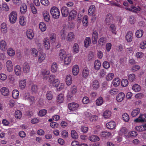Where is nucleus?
<instances>
[{"mask_svg": "<svg viewBox=\"0 0 146 146\" xmlns=\"http://www.w3.org/2000/svg\"><path fill=\"white\" fill-rule=\"evenodd\" d=\"M60 58L63 60L64 64L68 65L71 60V55L70 54H66L65 51L63 49L60 50L59 53Z\"/></svg>", "mask_w": 146, "mask_h": 146, "instance_id": "obj_1", "label": "nucleus"}, {"mask_svg": "<svg viewBox=\"0 0 146 146\" xmlns=\"http://www.w3.org/2000/svg\"><path fill=\"white\" fill-rule=\"evenodd\" d=\"M50 13L52 17L54 19H58L60 15V11L58 9L56 6H53L51 8Z\"/></svg>", "mask_w": 146, "mask_h": 146, "instance_id": "obj_2", "label": "nucleus"}, {"mask_svg": "<svg viewBox=\"0 0 146 146\" xmlns=\"http://www.w3.org/2000/svg\"><path fill=\"white\" fill-rule=\"evenodd\" d=\"M76 87L75 85H73L71 88L70 91L69 92L67 95L68 100H70L76 94L77 92Z\"/></svg>", "mask_w": 146, "mask_h": 146, "instance_id": "obj_3", "label": "nucleus"}, {"mask_svg": "<svg viewBox=\"0 0 146 146\" xmlns=\"http://www.w3.org/2000/svg\"><path fill=\"white\" fill-rule=\"evenodd\" d=\"M17 14L15 11H13L9 14V19L10 22L12 23H14L16 21L17 18Z\"/></svg>", "mask_w": 146, "mask_h": 146, "instance_id": "obj_4", "label": "nucleus"}, {"mask_svg": "<svg viewBox=\"0 0 146 146\" xmlns=\"http://www.w3.org/2000/svg\"><path fill=\"white\" fill-rule=\"evenodd\" d=\"M23 98L25 100L29 101L31 104L33 103L35 100V98L34 96H30L29 92H26L24 94Z\"/></svg>", "mask_w": 146, "mask_h": 146, "instance_id": "obj_5", "label": "nucleus"}, {"mask_svg": "<svg viewBox=\"0 0 146 146\" xmlns=\"http://www.w3.org/2000/svg\"><path fill=\"white\" fill-rule=\"evenodd\" d=\"M68 106L69 110L73 111L77 109L79 107V105L76 103L72 102L69 104Z\"/></svg>", "mask_w": 146, "mask_h": 146, "instance_id": "obj_6", "label": "nucleus"}, {"mask_svg": "<svg viewBox=\"0 0 146 146\" xmlns=\"http://www.w3.org/2000/svg\"><path fill=\"white\" fill-rule=\"evenodd\" d=\"M43 44L45 49L48 50L49 49L50 44L49 39L48 37H46L44 39L43 41Z\"/></svg>", "mask_w": 146, "mask_h": 146, "instance_id": "obj_7", "label": "nucleus"}, {"mask_svg": "<svg viewBox=\"0 0 146 146\" xmlns=\"http://www.w3.org/2000/svg\"><path fill=\"white\" fill-rule=\"evenodd\" d=\"M7 48V46L6 41L4 40H2L0 41V48L3 51H5Z\"/></svg>", "mask_w": 146, "mask_h": 146, "instance_id": "obj_8", "label": "nucleus"}, {"mask_svg": "<svg viewBox=\"0 0 146 146\" xmlns=\"http://www.w3.org/2000/svg\"><path fill=\"white\" fill-rule=\"evenodd\" d=\"M46 54L45 53L42 52L39 53L38 57V63H41L45 60Z\"/></svg>", "mask_w": 146, "mask_h": 146, "instance_id": "obj_9", "label": "nucleus"}, {"mask_svg": "<svg viewBox=\"0 0 146 146\" xmlns=\"http://www.w3.org/2000/svg\"><path fill=\"white\" fill-rule=\"evenodd\" d=\"M6 66L8 72H11L13 69V66L11 61L10 60H7L6 63Z\"/></svg>", "mask_w": 146, "mask_h": 146, "instance_id": "obj_10", "label": "nucleus"}, {"mask_svg": "<svg viewBox=\"0 0 146 146\" xmlns=\"http://www.w3.org/2000/svg\"><path fill=\"white\" fill-rule=\"evenodd\" d=\"M146 118V114H140L138 118L134 120V121L136 122H142L144 121Z\"/></svg>", "mask_w": 146, "mask_h": 146, "instance_id": "obj_11", "label": "nucleus"}, {"mask_svg": "<svg viewBox=\"0 0 146 146\" xmlns=\"http://www.w3.org/2000/svg\"><path fill=\"white\" fill-rule=\"evenodd\" d=\"M133 33L131 31H129L127 33L125 38L127 41L128 42H131L133 40Z\"/></svg>", "mask_w": 146, "mask_h": 146, "instance_id": "obj_12", "label": "nucleus"}, {"mask_svg": "<svg viewBox=\"0 0 146 146\" xmlns=\"http://www.w3.org/2000/svg\"><path fill=\"white\" fill-rule=\"evenodd\" d=\"M0 92L1 94L5 96H8L9 94V90L5 87H3L0 90Z\"/></svg>", "mask_w": 146, "mask_h": 146, "instance_id": "obj_13", "label": "nucleus"}, {"mask_svg": "<svg viewBox=\"0 0 146 146\" xmlns=\"http://www.w3.org/2000/svg\"><path fill=\"white\" fill-rule=\"evenodd\" d=\"M0 28L2 33L5 34L7 32V27L6 23H2L1 25Z\"/></svg>", "mask_w": 146, "mask_h": 146, "instance_id": "obj_14", "label": "nucleus"}, {"mask_svg": "<svg viewBox=\"0 0 146 146\" xmlns=\"http://www.w3.org/2000/svg\"><path fill=\"white\" fill-rule=\"evenodd\" d=\"M98 38V33L96 31L93 32L92 34V41L94 44H96L97 42Z\"/></svg>", "mask_w": 146, "mask_h": 146, "instance_id": "obj_15", "label": "nucleus"}, {"mask_svg": "<svg viewBox=\"0 0 146 146\" xmlns=\"http://www.w3.org/2000/svg\"><path fill=\"white\" fill-rule=\"evenodd\" d=\"M26 35L27 38L30 40L32 39L34 36L33 30L31 29H28L27 31Z\"/></svg>", "mask_w": 146, "mask_h": 146, "instance_id": "obj_16", "label": "nucleus"}, {"mask_svg": "<svg viewBox=\"0 0 146 146\" xmlns=\"http://www.w3.org/2000/svg\"><path fill=\"white\" fill-rule=\"evenodd\" d=\"M75 37L74 33L73 32H70L68 34L66 39L69 42H72L74 40Z\"/></svg>", "mask_w": 146, "mask_h": 146, "instance_id": "obj_17", "label": "nucleus"}, {"mask_svg": "<svg viewBox=\"0 0 146 146\" xmlns=\"http://www.w3.org/2000/svg\"><path fill=\"white\" fill-rule=\"evenodd\" d=\"M42 15L45 21L48 22L50 20V16L49 13L46 11H44L42 12Z\"/></svg>", "mask_w": 146, "mask_h": 146, "instance_id": "obj_18", "label": "nucleus"}, {"mask_svg": "<svg viewBox=\"0 0 146 146\" xmlns=\"http://www.w3.org/2000/svg\"><path fill=\"white\" fill-rule=\"evenodd\" d=\"M64 95L63 94L60 93L58 95L56 98V102L58 104L62 103L64 100Z\"/></svg>", "mask_w": 146, "mask_h": 146, "instance_id": "obj_19", "label": "nucleus"}, {"mask_svg": "<svg viewBox=\"0 0 146 146\" xmlns=\"http://www.w3.org/2000/svg\"><path fill=\"white\" fill-rule=\"evenodd\" d=\"M61 12L62 16L64 17H67L69 13L68 9L65 7H63L62 8Z\"/></svg>", "mask_w": 146, "mask_h": 146, "instance_id": "obj_20", "label": "nucleus"}, {"mask_svg": "<svg viewBox=\"0 0 146 146\" xmlns=\"http://www.w3.org/2000/svg\"><path fill=\"white\" fill-rule=\"evenodd\" d=\"M27 22L26 18L24 16H21L19 18V23L20 25L24 26L26 25Z\"/></svg>", "mask_w": 146, "mask_h": 146, "instance_id": "obj_21", "label": "nucleus"}, {"mask_svg": "<svg viewBox=\"0 0 146 146\" xmlns=\"http://www.w3.org/2000/svg\"><path fill=\"white\" fill-rule=\"evenodd\" d=\"M125 96V94L123 92L119 93L116 97V100L118 102H121L124 99Z\"/></svg>", "mask_w": 146, "mask_h": 146, "instance_id": "obj_22", "label": "nucleus"}, {"mask_svg": "<svg viewBox=\"0 0 146 146\" xmlns=\"http://www.w3.org/2000/svg\"><path fill=\"white\" fill-rule=\"evenodd\" d=\"M140 110L139 108H136L133 109L131 113V115L133 117L136 116L140 112Z\"/></svg>", "mask_w": 146, "mask_h": 146, "instance_id": "obj_23", "label": "nucleus"}, {"mask_svg": "<svg viewBox=\"0 0 146 146\" xmlns=\"http://www.w3.org/2000/svg\"><path fill=\"white\" fill-rule=\"evenodd\" d=\"M65 81L66 85L68 86L71 85L72 81V76L70 74L67 75L66 77Z\"/></svg>", "mask_w": 146, "mask_h": 146, "instance_id": "obj_24", "label": "nucleus"}, {"mask_svg": "<svg viewBox=\"0 0 146 146\" xmlns=\"http://www.w3.org/2000/svg\"><path fill=\"white\" fill-rule=\"evenodd\" d=\"M76 12L75 10H73L70 13L69 19L70 20L74 19L76 17Z\"/></svg>", "mask_w": 146, "mask_h": 146, "instance_id": "obj_25", "label": "nucleus"}, {"mask_svg": "<svg viewBox=\"0 0 146 146\" xmlns=\"http://www.w3.org/2000/svg\"><path fill=\"white\" fill-rule=\"evenodd\" d=\"M115 126V124L113 121H110L106 124V126L108 129H113Z\"/></svg>", "mask_w": 146, "mask_h": 146, "instance_id": "obj_26", "label": "nucleus"}, {"mask_svg": "<svg viewBox=\"0 0 146 146\" xmlns=\"http://www.w3.org/2000/svg\"><path fill=\"white\" fill-rule=\"evenodd\" d=\"M88 139L91 141L96 142L100 140L98 136L96 135H92L89 137Z\"/></svg>", "mask_w": 146, "mask_h": 146, "instance_id": "obj_27", "label": "nucleus"}, {"mask_svg": "<svg viewBox=\"0 0 146 146\" xmlns=\"http://www.w3.org/2000/svg\"><path fill=\"white\" fill-rule=\"evenodd\" d=\"M137 135V133L135 131H132L129 132L127 137L128 138H133L135 137Z\"/></svg>", "mask_w": 146, "mask_h": 146, "instance_id": "obj_28", "label": "nucleus"}, {"mask_svg": "<svg viewBox=\"0 0 146 146\" xmlns=\"http://www.w3.org/2000/svg\"><path fill=\"white\" fill-rule=\"evenodd\" d=\"M135 129L139 131H142L146 130V124L138 126L135 127Z\"/></svg>", "mask_w": 146, "mask_h": 146, "instance_id": "obj_29", "label": "nucleus"}, {"mask_svg": "<svg viewBox=\"0 0 146 146\" xmlns=\"http://www.w3.org/2000/svg\"><path fill=\"white\" fill-rule=\"evenodd\" d=\"M30 67L29 64L27 63L24 64L23 70L25 73H28L29 72Z\"/></svg>", "mask_w": 146, "mask_h": 146, "instance_id": "obj_30", "label": "nucleus"}, {"mask_svg": "<svg viewBox=\"0 0 146 146\" xmlns=\"http://www.w3.org/2000/svg\"><path fill=\"white\" fill-rule=\"evenodd\" d=\"M101 64L100 61L98 60H96L94 63V67L95 69L97 70H99L100 68Z\"/></svg>", "mask_w": 146, "mask_h": 146, "instance_id": "obj_31", "label": "nucleus"}, {"mask_svg": "<svg viewBox=\"0 0 146 146\" xmlns=\"http://www.w3.org/2000/svg\"><path fill=\"white\" fill-rule=\"evenodd\" d=\"M27 10V8L26 5L23 3L22 4L20 8V11L22 14H25Z\"/></svg>", "mask_w": 146, "mask_h": 146, "instance_id": "obj_32", "label": "nucleus"}, {"mask_svg": "<svg viewBox=\"0 0 146 146\" xmlns=\"http://www.w3.org/2000/svg\"><path fill=\"white\" fill-rule=\"evenodd\" d=\"M59 83L60 81L58 79H55L50 82V84L51 85L56 88L58 87Z\"/></svg>", "mask_w": 146, "mask_h": 146, "instance_id": "obj_33", "label": "nucleus"}, {"mask_svg": "<svg viewBox=\"0 0 146 146\" xmlns=\"http://www.w3.org/2000/svg\"><path fill=\"white\" fill-rule=\"evenodd\" d=\"M91 43V40L89 37H87L85 38L84 41V45L85 47L87 48L90 45Z\"/></svg>", "mask_w": 146, "mask_h": 146, "instance_id": "obj_34", "label": "nucleus"}, {"mask_svg": "<svg viewBox=\"0 0 146 146\" xmlns=\"http://www.w3.org/2000/svg\"><path fill=\"white\" fill-rule=\"evenodd\" d=\"M95 7L94 5H92L90 6L88 10V14L89 15H93L95 11Z\"/></svg>", "mask_w": 146, "mask_h": 146, "instance_id": "obj_35", "label": "nucleus"}, {"mask_svg": "<svg viewBox=\"0 0 146 146\" xmlns=\"http://www.w3.org/2000/svg\"><path fill=\"white\" fill-rule=\"evenodd\" d=\"M143 33V31L142 30H138L135 33V36L137 38H139L142 36Z\"/></svg>", "mask_w": 146, "mask_h": 146, "instance_id": "obj_36", "label": "nucleus"}, {"mask_svg": "<svg viewBox=\"0 0 146 146\" xmlns=\"http://www.w3.org/2000/svg\"><path fill=\"white\" fill-rule=\"evenodd\" d=\"M31 52L32 55L34 57H36L38 55V51L35 48H32L31 49Z\"/></svg>", "mask_w": 146, "mask_h": 146, "instance_id": "obj_37", "label": "nucleus"}, {"mask_svg": "<svg viewBox=\"0 0 146 146\" xmlns=\"http://www.w3.org/2000/svg\"><path fill=\"white\" fill-rule=\"evenodd\" d=\"M79 50V48L78 44L76 43H74L72 48L73 52L76 53H77L78 52Z\"/></svg>", "mask_w": 146, "mask_h": 146, "instance_id": "obj_38", "label": "nucleus"}, {"mask_svg": "<svg viewBox=\"0 0 146 146\" xmlns=\"http://www.w3.org/2000/svg\"><path fill=\"white\" fill-rule=\"evenodd\" d=\"M92 86L94 89H96L98 88L100 86L98 82L96 80L93 81L92 83Z\"/></svg>", "mask_w": 146, "mask_h": 146, "instance_id": "obj_39", "label": "nucleus"}, {"mask_svg": "<svg viewBox=\"0 0 146 146\" xmlns=\"http://www.w3.org/2000/svg\"><path fill=\"white\" fill-rule=\"evenodd\" d=\"M39 27L40 30L42 32L45 31L46 29L45 24L42 22H40L39 24Z\"/></svg>", "mask_w": 146, "mask_h": 146, "instance_id": "obj_40", "label": "nucleus"}, {"mask_svg": "<svg viewBox=\"0 0 146 146\" xmlns=\"http://www.w3.org/2000/svg\"><path fill=\"white\" fill-rule=\"evenodd\" d=\"M104 100L103 98L100 97L98 98L96 101V103L97 105L100 106L103 103Z\"/></svg>", "mask_w": 146, "mask_h": 146, "instance_id": "obj_41", "label": "nucleus"}, {"mask_svg": "<svg viewBox=\"0 0 146 146\" xmlns=\"http://www.w3.org/2000/svg\"><path fill=\"white\" fill-rule=\"evenodd\" d=\"M127 132L126 128L124 127H122L120 129L119 132V134L120 135H122L125 134Z\"/></svg>", "mask_w": 146, "mask_h": 146, "instance_id": "obj_42", "label": "nucleus"}, {"mask_svg": "<svg viewBox=\"0 0 146 146\" xmlns=\"http://www.w3.org/2000/svg\"><path fill=\"white\" fill-rule=\"evenodd\" d=\"M57 65L55 62L52 63L51 67V71L52 72L54 73L57 72Z\"/></svg>", "mask_w": 146, "mask_h": 146, "instance_id": "obj_43", "label": "nucleus"}, {"mask_svg": "<svg viewBox=\"0 0 146 146\" xmlns=\"http://www.w3.org/2000/svg\"><path fill=\"white\" fill-rule=\"evenodd\" d=\"M19 92L17 90H14L12 92V96L13 98L15 99L17 98L19 96Z\"/></svg>", "mask_w": 146, "mask_h": 146, "instance_id": "obj_44", "label": "nucleus"}, {"mask_svg": "<svg viewBox=\"0 0 146 146\" xmlns=\"http://www.w3.org/2000/svg\"><path fill=\"white\" fill-rule=\"evenodd\" d=\"M88 17L86 15L84 16L83 19V25L84 26H87L88 25Z\"/></svg>", "mask_w": 146, "mask_h": 146, "instance_id": "obj_45", "label": "nucleus"}, {"mask_svg": "<svg viewBox=\"0 0 146 146\" xmlns=\"http://www.w3.org/2000/svg\"><path fill=\"white\" fill-rule=\"evenodd\" d=\"M109 30L111 31L113 34L115 35L116 33V27L114 24L111 25L109 27Z\"/></svg>", "mask_w": 146, "mask_h": 146, "instance_id": "obj_46", "label": "nucleus"}, {"mask_svg": "<svg viewBox=\"0 0 146 146\" xmlns=\"http://www.w3.org/2000/svg\"><path fill=\"white\" fill-rule=\"evenodd\" d=\"M106 42V40L105 38L104 37H101L98 40V44L100 46H102Z\"/></svg>", "mask_w": 146, "mask_h": 146, "instance_id": "obj_47", "label": "nucleus"}, {"mask_svg": "<svg viewBox=\"0 0 146 146\" xmlns=\"http://www.w3.org/2000/svg\"><path fill=\"white\" fill-rule=\"evenodd\" d=\"M113 17L112 16V15L110 14H108L107 15L106 17V22L107 23H108L111 21Z\"/></svg>", "mask_w": 146, "mask_h": 146, "instance_id": "obj_48", "label": "nucleus"}, {"mask_svg": "<svg viewBox=\"0 0 146 146\" xmlns=\"http://www.w3.org/2000/svg\"><path fill=\"white\" fill-rule=\"evenodd\" d=\"M7 54L11 56H14L15 54V52L13 49L11 48H9L7 50Z\"/></svg>", "mask_w": 146, "mask_h": 146, "instance_id": "obj_49", "label": "nucleus"}, {"mask_svg": "<svg viewBox=\"0 0 146 146\" xmlns=\"http://www.w3.org/2000/svg\"><path fill=\"white\" fill-rule=\"evenodd\" d=\"M111 133L108 132L104 131L101 133L100 135L104 137H108L111 136Z\"/></svg>", "mask_w": 146, "mask_h": 146, "instance_id": "obj_50", "label": "nucleus"}, {"mask_svg": "<svg viewBox=\"0 0 146 146\" xmlns=\"http://www.w3.org/2000/svg\"><path fill=\"white\" fill-rule=\"evenodd\" d=\"M71 136L74 139H76L78 138V135L77 132L74 130L71 131Z\"/></svg>", "mask_w": 146, "mask_h": 146, "instance_id": "obj_51", "label": "nucleus"}, {"mask_svg": "<svg viewBox=\"0 0 146 146\" xmlns=\"http://www.w3.org/2000/svg\"><path fill=\"white\" fill-rule=\"evenodd\" d=\"M111 113L110 111L107 110L105 111L103 113V116L105 118H108L110 117Z\"/></svg>", "mask_w": 146, "mask_h": 146, "instance_id": "obj_52", "label": "nucleus"}, {"mask_svg": "<svg viewBox=\"0 0 146 146\" xmlns=\"http://www.w3.org/2000/svg\"><path fill=\"white\" fill-rule=\"evenodd\" d=\"M132 89L135 92H138L141 90L140 86L137 84H136L133 85L132 87Z\"/></svg>", "mask_w": 146, "mask_h": 146, "instance_id": "obj_53", "label": "nucleus"}, {"mask_svg": "<svg viewBox=\"0 0 146 146\" xmlns=\"http://www.w3.org/2000/svg\"><path fill=\"white\" fill-rule=\"evenodd\" d=\"M46 98L48 100H51L53 98V94L52 92L51 91H48L47 92L46 95Z\"/></svg>", "mask_w": 146, "mask_h": 146, "instance_id": "obj_54", "label": "nucleus"}, {"mask_svg": "<svg viewBox=\"0 0 146 146\" xmlns=\"http://www.w3.org/2000/svg\"><path fill=\"white\" fill-rule=\"evenodd\" d=\"M79 72V68L77 65H74L72 69V73H78Z\"/></svg>", "mask_w": 146, "mask_h": 146, "instance_id": "obj_55", "label": "nucleus"}, {"mask_svg": "<svg viewBox=\"0 0 146 146\" xmlns=\"http://www.w3.org/2000/svg\"><path fill=\"white\" fill-rule=\"evenodd\" d=\"M144 54L141 52H137L135 55V57L137 59H141L144 56Z\"/></svg>", "mask_w": 146, "mask_h": 146, "instance_id": "obj_56", "label": "nucleus"}, {"mask_svg": "<svg viewBox=\"0 0 146 146\" xmlns=\"http://www.w3.org/2000/svg\"><path fill=\"white\" fill-rule=\"evenodd\" d=\"M26 84V82L25 80H21L19 83V86L21 89H23L25 87Z\"/></svg>", "mask_w": 146, "mask_h": 146, "instance_id": "obj_57", "label": "nucleus"}, {"mask_svg": "<svg viewBox=\"0 0 146 146\" xmlns=\"http://www.w3.org/2000/svg\"><path fill=\"white\" fill-rule=\"evenodd\" d=\"M122 117L123 120L125 122H128L129 120V116L126 113H125L123 114Z\"/></svg>", "mask_w": 146, "mask_h": 146, "instance_id": "obj_58", "label": "nucleus"}, {"mask_svg": "<svg viewBox=\"0 0 146 146\" xmlns=\"http://www.w3.org/2000/svg\"><path fill=\"white\" fill-rule=\"evenodd\" d=\"M22 116L21 112L19 110H17L16 111L15 113V117L17 119L20 118Z\"/></svg>", "mask_w": 146, "mask_h": 146, "instance_id": "obj_59", "label": "nucleus"}, {"mask_svg": "<svg viewBox=\"0 0 146 146\" xmlns=\"http://www.w3.org/2000/svg\"><path fill=\"white\" fill-rule=\"evenodd\" d=\"M139 48L142 49L146 48V41L144 40L141 42L139 44Z\"/></svg>", "mask_w": 146, "mask_h": 146, "instance_id": "obj_60", "label": "nucleus"}, {"mask_svg": "<svg viewBox=\"0 0 146 146\" xmlns=\"http://www.w3.org/2000/svg\"><path fill=\"white\" fill-rule=\"evenodd\" d=\"M136 76L134 74H130L128 76V79L130 81L133 82Z\"/></svg>", "mask_w": 146, "mask_h": 146, "instance_id": "obj_61", "label": "nucleus"}, {"mask_svg": "<svg viewBox=\"0 0 146 146\" xmlns=\"http://www.w3.org/2000/svg\"><path fill=\"white\" fill-rule=\"evenodd\" d=\"M120 82V81L118 78H116L114 79L113 82V84L115 86H118Z\"/></svg>", "mask_w": 146, "mask_h": 146, "instance_id": "obj_62", "label": "nucleus"}, {"mask_svg": "<svg viewBox=\"0 0 146 146\" xmlns=\"http://www.w3.org/2000/svg\"><path fill=\"white\" fill-rule=\"evenodd\" d=\"M140 66L138 65H135L133 66L131 69V71L132 72H135L136 71L140 69Z\"/></svg>", "mask_w": 146, "mask_h": 146, "instance_id": "obj_63", "label": "nucleus"}, {"mask_svg": "<svg viewBox=\"0 0 146 146\" xmlns=\"http://www.w3.org/2000/svg\"><path fill=\"white\" fill-rule=\"evenodd\" d=\"M37 87L35 85H33L31 88V90L32 94H35L36 93L37 91Z\"/></svg>", "mask_w": 146, "mask_h": 146, "instance_id": "obj_64", "label": "nucleus"}]
</instances>
